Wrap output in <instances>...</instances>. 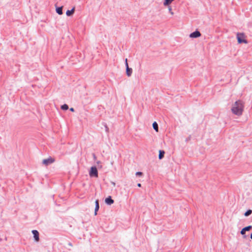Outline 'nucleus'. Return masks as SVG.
<instances>
[{"label": "nucleus", "mask_w": 252, "mask_h": 252, "mask_svg": "<svg viewBox=\"0 0 252 252\" xmlns=\"http://www.w3.org/2000/svg\"><path fill=\"white\" fill-rule=\"evenodd\" d=\"M168 10L169 11V12L170 13V14L173 15L174 14V12L172 11V8L171 6H169L168 7Z\"/></svg>", "instance_id": "18"}, {"label": "nucleus", "mask_w": 252, "mask_h": 252, "mask_svg": "<svg viewBox=\"0 0 252 252\" xmlns=\"http://www.w3.org/2000/svg\"><path fill=\"white\" fill-rule=\"evenodd\" d=\"M237 39L238 40V42L239 44H241V43L247 44L248 43V41L246 39V35L244 33H237Z\"/></svg>", "instance_id": "2"}, {"label": "nucleus", "mask_w": 252, "mask_h": 252, "mask_svg": "<svg viewBox=\"0 0 252 252\" xmlns=\"http://www.w3.org/2000/svg\"><path fill=\"white\" fill-rule=\"evenodd\" d=\"M34 238L36 242H38L39 241V233L38 232L37 230H34L32 231Z\"/></svg>", "instance_id": "7"}, {"label": "nucleus", "mask_w": 252, "mask_h": 252, "mask_svg": "<svg viewBox=\"0 0 252 252\" xmlns=\"http://www.w3.org/2000/svg\"><path fill=\"white\" fill-rule=\"evenodd\" d=\"M174 0H165L163 2V5L165 6L170 5Z\"/></svg>", "instance_id": "11"}, {"label": "nucleus", "mask_w": 252, "mask_h": 252, "mask_svg": "<svg viewBox=\"0 0 252 252\" xmlns=\"http://www.w3.org/2000/svg\"><path fill=\"white\" fill-rule=\"evenodd\" d=\"M244 108V103L242 101L238 100L232 104L231 110L234 114L239 116L242 115Z\"/></svg>", "instance_id": "1"}, {"label": "nucleus", "mask_w": 252, "mask_h": 252, "mask_svg": "<svg viewBox=\"0 0 252 252\" xmlns=\"http://www.w3.org/2000/svg\"><path fill=\"white\" fill-rule=\"evenodd\" d=\"M126 74L128 76H130L131 75L132 70L131 68L128 67L127 59H126Z\"/></svg>", "instance_id": "6"}, {"label": "nucleus", "mask_w": 252, "mask_h": 252, "mask_svg": "<svg viewBox=\"0 0 252 252\" xmlns=\"http://www.w3.org/2000/svg\"><path fill=\"white\" fill-rule=\"evenodd\" d=\"M142 174H143V173L141 172H137L136 173V175H138V176H142Z\"/></svg>", "instance_id": "20"}, {"label": "nucleus", "mask_w": 252, "mask_h": 252, "mask_svg": "<svg viewBox=\"0 0 252 252\" xmlns=\"http://www.w3.org/2000/svg\"><path fill=\"white\" fill-rule=\"evenodd\" d=\"M70 110L72 112H73L74 111V109L73 108H70Z\"/></svg>", "instance_id": "22"}, {"label": "nucleus", "mask_w": 252, "mask_h": 252, "mask_svg": "<svg viewBox=\"0 0 252 252\" xmlns=\"http://www.w3.org/2000/svg\"><path fill=\"white\" fill-rule=\"evenodd\" d=\"M62 10H63V6L56 8V12L59 15H62L63 14Z\"/></svg>", "instance_id": "12"}, {"label": "nucleus", "mask_w": 252, "mask_h": 252, "mask_svg": "<svg viewBox=\"0 0 252 252\" xmlns=\"http://www.w3.org/2000/svg\"><path fill=\"white\" fill-rule=\"evenodd\" d=\"M251 238L252 239V233L251 235Z\"/></svg>", "instance_id": "23"}, {"label": "nucleus", "mask_w": 252, "mask_h": 252, "mask_svg": "<svg viewBox=\"0 0 252 252\" xmlns=\"http://www.w3.org/2000/svg\"><path fill=\"white\" fill-rule=\"evenodd\" d=\"M74 11H75V8L73 7L70 10H67V11L66 12V14L67 16H70L72 15L74 13Z\"/></svg>", "instance_id": "10"}, {"label": "nucleus", "mask_w": 252, "mask_h": 252, "mask_svg": "<svg viewBox=\"0 0 252 252\" xmlns=\"http://www.w3.org/2000/svg\"><path fill=\"white\" fill-rule=\"evenodd\" d=\"M89 174L91 177H97L98 172L96 168L95 167H92Z\"/></svg>", "instance_id": "4"}, {"label": "nucleus", "mask_w": 252, "mask_h": 252, "mask_svg": "<svg viewBox=\"0 0 252 252\" xmlns=\"http://www.w3.org/2000/svg\"><path fill=\"white\" fill-rule=\"evenodd\" d=\"M201 36V33L199 31H195L190 34L189 37L190 38H197Z\"/></svg>", "instance_id": "5"}, {"label": "nucleus", "mask_w": 252, "mask_h": 252, "mask_svg": "<svg viewBox=\"0 0 252 252\" xmlns=\"http://www.w3.org/2000/svg\"><path fill=\"white\" fill-rule=\"evenodd\" d=\"M61 108L63 110H66L68 109V106L67 104H63V105L62 106Z\"/></svg>", "instance_id": "15"}, {"label": "nucleus", "mask_w": 252, "mask_h": 252, "mask_svg": "<svg viewBox=\"0 0 252 252\" xmlns=\"http://www.w3.org/2000/svg\"><path fill=\"white\" fill-rule=\"evenodd\" d=\"M153 127L154 128V129L157 131L158 132V124L155 122L153 124Z\"/></svg>", "instance_id": "14"}, {"label": "nucleus", "mask_w": 252, "mask_h": 252, "mask_svg": "<svg viewBox=\"0 0 252 252\" xmlns=\"http://www.w3.org/2000/svg\"><path fill=\"white\" fill-rule=\"evenodd\" d=\"M252 228V226L251 225L248 226L247 227H245L244 228V229L247 231H250Z\"/></svg>", "instance_id": "17"}, {"label": "nucleus", "mask_w": 252, "mask_h": 252, "mask_svg": "<svg viewBox=\"0 0 252 252\" xmlns=\"http://www.w3.org/2000/svg\"><path fill=\"white\" fill-rule=\"evenodd\" d=\"M95 210H94V215H96L97 212L98 210L99 207L98 200H95Z\"/></svg>", "instance_id": "9"}, {"label": "nucleus", "mask_w": 252, "mask_h": 252, "mask_svg": "<svg viewBox=\"0 0 252 252\" xmlns=\"http://www.w3.org/2000/svg\"><path fill=\"white\" fill-rule=\"evenodd\" d=\"M105 202L108 205H111L114 203V200L111 198V196H109L105 200Z\"/></svg>", "instance_id": "8"}, {"label": "nucleus", "mask_w": 252, "mask_h": 252, "mask_svg": "<svg viewBox=\"0 0 252 252\" xmlns=\"http://www.w3.org/2000/svg\"><path fill=\"white\" fill-rule=\"evenodd\" d=\"M55 161V159L54 158H53L51 157H49L48 158H47L46 159H44L42 160V163H43V164H44L45 166H48V165L54 162Z\"/></svg>", "instance_id": "3"}, {"label": "nucleus", "mask_w": 252, "mask_h": 252, "mask_svg": "<svg viewBox=\"0 0 252 252\" xmlns=\"http://www.w3.org/2000/svg\"><path fill=\"white\" fill-rule=\"evenodd\" d=\"M252 211L251 210H249L245 213V216L246 217L252 214Z\"/></svg>", "instance_id": "16"}, {"label": "nucleus", "mask_w": 252, "mask_h": 252, "mask_svg": "<svg viewBox=\"0 0 252 252\" xmlns=\"http://www.w3.org/2000/svg\"><path fill=\"white\" fill-rule=\"evenodd\" d=\"M137 186H138V187H141V184L140 183H138V184H137Z\"/></svg>", "instance_id": "21"}, {"label": "nucleus", "mask_w": 252, "mask_h": 252, "mask_svg": "<svg viewBox=\"0 0 252 252\" xmlns=\"http://www.w3.org/2000/svg\"><path fill=\"white\" fill-rule=\"evenodd\" d=\"M241 234L243 235H244V234H245L246 233V231L244 229V228H243L241 232H240Z\"/></svg>", "instance_id": "19"}, {"label": "nucleus", "mask_w": 252, "mask_h": 252, "mask_svg": "<svg viewBox=\"0 0 252 252\" xmlns=\"http://www.w3.org/2000/svg\"><path fill=\"white\" fill-rule=\"evenodd\" d=\"M164 152L163 151H161V150H160L159 151V156H158V158H159L160 159L161 158H162L164 157Z\"/></svg>", "instance_id": "13"}]
</instances>
